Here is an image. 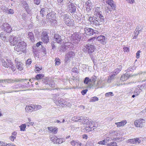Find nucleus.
Instances as JSON below:
<instances>
[{
    "label": "nucleus",
    "instance_id": "obj_1",
    "mask_svg": "<svg viewBox=\"0 0 146 146\" xmlns=\"http://www.w3.org/2000/svg\"><path fill=\"white\" fill-rule=\"evenodd\" d=\"M11 44L15 45V50L17 52L21 51L23 52L26 50V44L25 43L21 41L20 38L15 37L12 40H9Z\"/></svg>",
    "mask_w": 146,
    "mask_h": 146
},
{
    "label": "nucleus",
    "instance_id": "obj_2",
    "mask_svg": "<svg viewBox=\"0 0 146 146\" xmlns=\"http://www.w3.org/2000/svg\"><path fill=\"white\" fill-rule=\"evenodd\" d=\"M88 20L92 25H97L101 24L102 22L104 21V17L98 18L94 17H90Z\"/></svg>",
    "mask_w": 146,
    "mask_h": 146
},
{
    "label": "nucleus",
    "instance_id": "obj_3",
    "mask_svg": "<svg viewBox=\"0 0 146 146\" xmlns=\"http://www.w3.org/2000/svg\"><path fill=\"white\" fill-rule=\"evenodd\" d=\"M54 101L56 105L59 106L66 107V106H69L70 105V103H67L64 100L60 98H58V99L55 98L54 99Z\"/></svg>",
    "mask_w": 146,
    "mask_h": 146
},
{
    "label": "nucleus",
    "instance_id": "obj_4",
    "mask_svg": "<svg viewBox=\"0 0 146 146\" xmlns=\"http://www.w3.org/2000/svg\"><path fill=\"white\" fill-rule=\"evenodd\" d=\"M55 16L53 12H49L46 15L47 21L51 25L56 23V21L54 19Z\"/></svg>",
    "mask_w": 146,
    "mask_h": 146
},
{
    "label": "nucleus",
    "instance_id": "obj_5",
    "mask_svg": "<svg viewBox=\"0 0 146 146\" xmlns=\"http://www.w3.org/2000/svg\"><path fill=\"white\" fill-rule=\"evenodd\" d=\"M95 49V48L93 45L88 44L86 46H84L83 50L84 52L90 54L94 52Z\"/></svg>",
    "mask_w": 146,
    "mask_h": 146
},
{
    "label": "nucleus",
    "instance_id": "obj_6",
    "mask_svg": "<svg viewBox=\"0 0 146 146\" xmlns=\"http://www.w3.org/2000/svg\"><path fill=\"white\" fill-rule=\"evenodd\" d=\"M75 55V53L72 51L68 52L66 55L64 60V62L66 64L70 62V59L73 58Z\"/></svg>",
    "mask_w": 146,
    "mask_h": 146
},
{
    "label": "nucleus",
    "instance_id": "obj_7",
    "mask_svg": "<svg viewBox=\"0 0 146 146\" xmlns=\"http://www.w3.org/2000/svg\"><path fill=\"white\" fill-rule=\"evenodd\" d=\"M145 119L141 118L135 121L134 122V124L136 127H142L145 126Z\"/></svg>",
    "mask_w": 146,
    "mask_h": 146
},
{
    "label": "nucleus",
    "instance_id": "obj_8",
    "mask_svg": "<svg viewBox=\"0 0 146 146\" xmlns=\"http://www.w3.org/2000/svg\"><path fill=\"white\" fill-rule=\"evenodd\" d=\"M81 34L80 33H76L72 35L71 37V39L74 41V43L78 42L81 37Z\"/></svg>",
    "mask_w": 146,
    "mask_h": 146
},
{
    "label": "nucleus",
    "instance_id": "obj_9",
    "mask_svg": "<svg viewBox=\"0 0 146 146\" xmlns=\"http://www.w3.org/2000/svg\"><path fill=\"white\" fill-rule=\"evenodd\" d=\"M65 17L64 18V23L69 26H74V21L73 19H70L67 16H64Z\"/></svg>",
    "mask_w": 146,
    "mask_h": 146
},
{
    "label": "nucleus",
    "instance_id": "obj_10",
    "mask_svg": "<svg viewBox=\"0 0 146 146\" xmlns=\"http://www.w3.org/2000/svg\"><path fill=\"white\" fill-rule=\"evenodd\" d=\"M82 121H80V122H81V123L83 124H86V125H90L92 124L93 123V121L91 120L90 119H89V118H88L86 117H83L81 116Z\"/></svg>",
    "mask_w": 146,
    "mask_h": 146
},
{
    "label": "nucleus",
    "instance_id": "obj_11",
    "mask_svg": "<svg viewBox=\"0 0 146 146\" xmlns=\"http://www.w3.org/2000/svg\"><path fill=\"white\" fill-rule=\"evenodd\" d=\"M41 40L43 42L46 43L49 41V37L46 32H44L42 33L41 35Z\"/></svg>",
    "mask_w": 146,
    "mask_h": 146
},
{
    "label": "nucleus",
    "instance_id": "obj_12",
    "mask_svg": "<svg viewBox=\"0 0 146 146\" xmlns=\"http://www.w3.org/2000/svg\"><path fill=\"white\" fill-rule=\"evenodd\" d=\"M2 29L6 32L9 33L11 32V29L9 25L7 23H4L1 26Z\"/></svg>",
    "mask_w": 146,
    "mask_h": 146
},
{
    "label": "nucleus",
    "instance_id": "obj_13",
    "mask_svg": "<svg viewBox=\"0 0 146 146\" xmlns=\"http://www.w3.org/2000/svg\"><path fill=\"white\" fill-rule=\"evenodd\" d=\"M100 7H97L95 9L94 14L97 17L100 18L102 17H104L101 14L102 12Z\"/></svg>",
    "mask_w": 146,
    "mask_h": 146
},
{
    "label": "nucleus",
    "instance_id": "obj_14",
    "mask_svg": "<svg viewBox=\"0 0 146 146\" xmlns=\"http://www.w3.org/2000/svg\"><path fill=\"white\" fill-rule=\"evenodd\" d=\"M69 44V43H68ZM68 43H66L62 44L59 47L60 51L61 52H64L67 50L69 47V45Z\"/></svg>",
    "mask_w": 146,
    "mask_h": 146
},
{
    "label": "nucleus",
    "instance_id": "obj_15",
    "mask_svg": "<svg viewBox=\"0 0 146 146\" xmlns=\"http://www.w3.org/2000/svg\"><path fill=\"white\" fill-rule=\"evenodd\" d=\"M100 84V80L95 82H92L91 83L90 85V88L92 89H97L99 88V86Z\"/></svg>",
    "mask_w": 146,
    "mask_h": 146
},
{
    "label": "nucleus",
    "instance_id": "obj_16",
    "mask_svg": "<svg viewBox=\"0 0 146 146\" xmlns=\"http://www.w3.org/2000/svg\"><path fill=\"white\" fill-rule=\"evenodd\" d=\"M85 33L87 35H93V29L91 28L86 27L84 29Z\"/></svg>",
    "mask_w": 146,
    "mask_h": 146
},
{
    "label": "nucleus",
    "instance_id": "obj_17",
    "mask_svg": "<svg viewBox=\"0 0 146 146\" xmlns=\"http://www.w3.org/2000/svg\"><path fill=\"white\" fill-rule=\"evenodd\" d=\"M54 41L55 42L60 43L62 41V39L61 36L58 34H55L54 35Z\"/></svg>",
    "mask_w": 146,
    "mask_h": 146
},
{
    "label": "nucleus",
    "instance_id": "obj_18",
    "mask_svg": "<svg viewBox=\"0 0 146 146\" xmlns=\"http://www.w3.org/2000/svg\"><path fill=\"white\" fill-rule=\"evenodd\" d=\"M68 8L69 10L71 11L72 12H75L76 11L75 6L74 4L70 2L68 3Z\"/></svg>",
    "mask_w": 146,
    "mask_h": 146
},
{
    "label": "nucleus",
    "instance_id": "obj_19",
    "mask_svg": "<svg viewBox=\"0 0 146 146\" xmlns=\"http://www.w3.org/2000/svg\"><path fill=\"white\" fill-rule=\"evenodd\" d=\"M110 136L113 137L114 141H116L117 139H119L118 138H117V137H116V136H117L118 134L117 132L114 130H112L110 131Z\"/></svg>",
    "mask_w": 146,
    "mask_h": 146
},
{
    "label": "nucleus",
    "instance_id": "obj_20",
    "mask_svg": "<svg viewBox=\"0 0 146 146\" xmlns=\"http://www.w3.org/2000/svg\"><path fill=\"white\" fill-rule=\"evenodd\" d=\"M129 142L132 144L139 143L141 140L138 138L132 139L129 140Z\"/></svg>",
    "mask_w": 146,
    "mask_h": 146
},
{
    "label": "nucleus",
    "instance_id": "obj_21",
    "mask_svg": "<svg viewBox=\"0 0 146 146\" xmlns=\"http://www.w3.org/2000/svg\"><path fill=\"white\" fill-rule=\"evenodd\" d=\"M6 61L8 62V63L9 64V67L11 69V70L13 72H14L16 70L15 67L14 66V64L13 62L11 61V60L9 59H7Z\"/></svg>",
    "mask_w": 146,
    "mask_h": 146
},
{
    "label": "nucleus",
    "instance_id": "obj_22",
    "mask_svg": "<svg viewBox=\"0 0 146 146\" xmlns=\"http://www.w3.org/2000/svg\"><path fill=\"white\" fill-rule=\"evenodd\" d=\"M16 63V67L19 70L21 71L23 70V66L22 63L19 62L17 61Z\"/></svg>",
    "mask_w": 146,
    "mask_h": 146
},
{
    "label": "nucleus",
    "instance_id": "obj_23",
    "mask_svg": "<svg viewBox=\"0 0 146 146\" xmlns=\"http://www.w3.org/2000/svg\"><path fill=\"white\" fill-rule=\"evenodd\" d=\"M49 132L53 133L56 134L58 131L57 128L53 127H48V128Z\"/></svg>",
    "mask_w": 146,
    "mask_h": 146
},
{
    "label": "nucleus",
    "instance_id": "obj_24",
    "mask_svg": "<svg viewBox=\"0 0 146 146\" xmlns=\"http://www.w3.org/2000/svg\"><path fill=\"white\" fill-rule=\"evenodd\" d=\"M132 76L133 75L131 74L128 75V74H125L121 75L120 80L123 81L127 80L129 77Z\"/></svg>",
    "mask_w": 146,
    "mask_h": 146
},
{
    "label": "nucleus",
    "instance_id": "obj_25",
    "mask_svg": "<svg viewBox=\"0 0 146 146\" xmlns=\"http://www.w3.org/2000/svg\"><path fill=\"white\" fill-rule=\"evenodd\" d=\"M97 39L98 41H100L102 44H104L105 43L106 39L104 36L100 35L97 37Z\"/></svg>",
    "mask_w": 146,
    "mask_h": 146
},
{
    "label": "nucleus",
    "instance_id": "obj_26",
    "mask_svg": "<svg viewBox=\"0 0 146 146\" xmlns=\"http://www.w3.org/2000/svg\"><path fill=\"white\" fill-rule=\"evenodd\" d=\"M106 3L109 5L108 7H111L112 9H115V5L113 3V0H107Z\"/></svg>",
    "mask_w": 146,
    "mask_h": 146
},
{
    "label": "nucleus",
    "instance_id": "obj_27",
    "mask_svg": "<svg viewBox=\"0 0 146 146\" xmlns=\"http://www.w3.org/2000/svg\"><path fill=\"white\" fill-rule=\"evenodd\" d=\"M116 75V74H113L109 76L108 77L107 81V82L108 83H110L112 81L114 80V77Z\"/></svg>",
    "mask_w": 146,
    "mask_h": 146
},
{
    "label": "nucleus",
    "instance_id": "obj_28",
    "mask_svg": "<svg viewBox=\"0 0 146 146\" xmlns=\"http://www.w3.org/2000/svg\"><path fill=\"white\" fill-rule=\"evenodd\" d=\"M127 123L126 120H123L120 122L115 123V124L117 125V127H120L121 126H123Z\"/></svg>",
    "mask_w": 146,
    "mask_h": 146
},
{
    "label": "nucleus",
    "instance_id": "obj_29",
    "mask_svg": "<svg viewBox=\"0 0 146 146\" xmlns=\"http://www.w3.org/2000/svg\"><path fill=\"white\" fill-rule=\"evenodd\" d=\"M33 105V106H27L25 108L26 112H31L33 111H34Z\"/></svg>",
    "mask_w": 146,
    "mask_h": 146
},
{
    "label": "nucleus",
    "instance_id": "obj_30",
    "mask_svg": "<svg viewBox=\"0 0 146 146\" xmlns=\"http://www.w3.org/2000/svg\"><path fill=\"white\" fill-rule=\"evenodd\" d=\"M28 38H29L32 42L34 41V36L33 33L29 32L28 33Z\"/></svg>",
    "mask_w": 146,
    "mask_h": 146
},
{
    "label": "nucleus",
    "instance_id": "obj_31",
    "mask_svg": "<svg viewBox=\"0 0 146 146\" xmlns=\"http://www.w3.org/2000/svg\"><path fill=\"white\" fill-rule=\"evenodd\" d=\"M0 36L1 38V39L3 41H7L9 40L8 37L5 36L4 35V33H1L0 35Z\"/></svg>",
    "mask_w": 146,
    "mask_h": 146
},
{
    "label": "nucleus",
    "instance_id": "obj_32",
    "mask_svg": "<svg viewBox=\"0 0 146 146\" xmlns=\"http://www.w3.org/2000/svg\"><path fill=\"white\" fill-rule=\"evenodd\" d=\"M2 65L6 68H8L9 66V64L8 62L3 59L1 60Z\"/></svg>",
    "mask_w": 146,
    "mask_h": 146
},
{
    "label": "nucleus",
    "instance_id": "obj_33",
    "mask_svg": "<svg viewBox=\"0 0 146 146\" xmlns=\"http://www.w3.org/2000/svg\"><path fill=\"white\" fill-rule=\"evenodd\" d=\"M50 8H42L41 9L40 11V14L42 16V17H43L45 13V11L46 10V11H47V9H50ZM50 10H49V11H51V9H50Z\"/></svg>",
    "mask_w": 146,
    "mask_h": 146
},
{
    "label": "nucleus",
    "instance_id": "obj_34",
    "mask_svg": "<svg viewBox=\"0 0 146 146\" xmlns=\"http://www.w3.org/2000/svg\"><path fill=\"white\" fill-rule=\"evenodd\" d=\"M72 75H78V71L76 68H74L72 69Z\"/></svg>",
    "mask_w": 146,
    "mask_h": 146
},
{
    "label": "nucleus",
    "instance_id": "obj_35",
    "mask_svg": "<svg viewBox=\"0 0 146 146\" xmlns=\"http://www.w3.org/2000/svg\"><path fill=\"white\" fill-rule=\"evenodd\" d=\"M88 126L86 127L84 129V131H85L86 133L92 130V127H90L91 125L90 124L88 125Z\"/></svg>",
    "mask_w": 146,
    "mask_h": 146
},
{
    "label": "nucleus",
    "instance_id": "obj_36",
    "mask_svg": "<svg viewBox=\"0 0 146 146\" xmlns=\"http://www.w3.org/2000/svg\"><path fill=\"white\" fill-rule=\"evenodd\" d=\"M20 80L19 79H15L13 80L11 79H8V83H13L15 82H19V81H21L22 80Z\"/></svg>",
    "mask_w": 146,
    "mask_h": 146
},
{
    "label": "nucleus",
    "instance_id": "obj_37",
    "mask_svg": "<svg viewBox=\"0 0 146 146\" xmlns=\"http://www.w3.org/2000/svg\"><path fill=\"white\" fill-rule=\"evenodd\" d=\"M81 117H72V121H79L80 122V121H82L81 120Z\"/></svg>",
    "mask_w": 146,
    "mask_h": 146
},
{
    "label": "nucleus",
    "instance_id": "obj_38",
    "mask_svg": "<svg viewBox=\"0 0 146 146\" xmlns=\"http://www.w3.org/2000/svg\"><path fill=\"white\" fill-rule=\"evenodd\" d=\"M90 81V79L89 78L86 77L84 79V84H90V83H91Z\"/></svg>",
    "mask_w": 146,
    "mask_h": 146
},
{
    "label": "nucleus",
    "instance_id": "obj_39",
    "mask_svg": "<svg viewBox=\"0 0 146 146\" xmlns=\"http://www.w3.org/2000/svg\"><path fill=\"white\" fill-rule=\"evenodd\" d=\"M98 100L99 99L96 96H94L91 98L90 102H93L98 101Z\"/></svg>",
    "mask_w": 146,
    "mask_h": 146
},
{
    "label": "nucleus",
    "instance_id": "obj_40",
    "mask_svg": "<svg viewBox=\"0 0 146 146\" xmlns=\"http://www.w3.org/2000/svg\"><path fill=\"white\" fill-rule=\"evenodd\" d=\"M57 137L55 135L53 136L52 137L50 138V140L53 142L54 143H56V141L57 140Z\"/></svg>",
    "mask_w": 146,
    "mask_h": 146
},
{
    "label": "nucleus",
    "instance_id": "obj_41",
    "mask_svg": "<svg viewBox=\"0 0 146 146\" xmlns=\"http://www.w3.org/2000/svg\"><path fill=\"white\" fill-rule=\"evenodd\" d=\"M46 86H50V87H54L55 86V84L54 82H53L51 81V82H50L48 83H47V84L46 83Z\"/></svg>",
    "mask_w": 146,
    "mask_h": 146
},
{
    "label": "nucleus",
    "instance_id": "obj_42",
    "mask_svg": "<svg viewBox=\"0 0 146 146\" xmlns=\"http://www.w3.org/2000/svg\"><path fill=\"white\" fill-rule=\"evenodd\" d=\"M107 146H118V145L117 143L113 141L108 144Z\"/></svg>",
    "mask_w": 146,
    "mask_h": 146
},
{
    "label": "nucleus",
    "instance_id": "obj_43",
    "mask_svg": "<svg viewBox=\"0 0 146 146\" xmlns=\"http://www.w3.org/2000/svg\"><path fill=\"white\" fill-rule=\"evenodd\" d=\"M64 139L62 138H58L57 137V140L56 141V143L60 144L64 142Z\"/></svg>",
    "mask_w": 146,
    "mask_h": 146
},
{
    "label": "nucleus",
    "instance_id": "obj_44",
    "mask_svg": "<svg viewBox=\"0 0 146 146\" xmlns=\"http://www.w3.org/2000/svg\"><path fill=\"white\" fill-rule=\"evenodd\" d=\"M109 7H106L105 12L107 14V13L110 14L111 12V9Z\"/></svg>",
    "mask_w": 146,
    "mask_h": 146
},
{
    "label": "nucleus",
    "instance_id": "obj_45",
    "mask_svg": "<svg viewBox=\"0 0 146 146\" xmlns=\"http://www.w3.org/2000/svg\"><path fill=\"white\" fill-rule=\"evenodd\" d=\"M121 70V66H119V68H117L115 70H114V72H113L115 73L116 75V74L118 73Z\"/></svg>",
    "mask_w": 146,
    "mask_h": 146
},
{
    "label": "nucleus",
    "instance_id": "obj_46",
    "mask_svg": "<svg viewBox=\"0 0 146 146\" xmlns=\"http://www.w3.org/2000/svg\"><path fill=\"white\" fill-rule=\"evenodd\" d=\"M33 106L35 111L40 109L41 108V106L39 105H35Z\"/></svg>",
    "mask_w": 146,
    "mask_h": 146
},
{
    "label": "nucleus",
    "instance_id": "obj_47",
    "mask_svg": "<svg viewBox=\"0 0 146 146\" xmlns=\"http://www.w3.org/2000/svg\"><path fill=\"white\" fill-rule=\"evenodd\" d=\"M44 77V76L42 74H37L36 76V79L38 80Z\"/></svg>",
    "mask_w": 146,
    "mask_h": 146
},
{
    "label": "nucleus",
    "instance_id": "obj_48",
    "mask_svg": "<svg viewBox=\"0 0 146 146\" xmlns=\"http://www.w3.org/2000/svg\"><path fill=\"white\" fill-rule=\"evenodd\" d=\"M20 127V130L21 131H24L25 130L26 125L25 124H23L21 125Z\"/></svg>",
    "mask_w": 146,
    "mask_h": 146
},
{
    "label": "nucleus",
    "instance_id": "obj_49",
    "mask_svg": "<svg viewBox=\"0 0 146 146\" xmlns=\"http://www.w3.org/2000/svg\"><path fill=\"white\" fill-rule=\"evenodd\" d=\"M97 80V77L95 76H94L92 78L90 79L91 83L95 82H96V80Z\"/></svg>",
    "mask_w": 146,
    "mask_h": 146
},
{
    "label": "nucleus",
    "instance_id": "obj_50",
    "mask_svg": "<svg viewBox=\"0 0 146 146\" xmlns=\"http://www.w3.org/2000/svg\"><path fill=\"white\" fill-rule=\"evenodd\" d=\"M21 6H23V7L24 8L26 7L28 5V4L26 2L24 1H21Z\"/></svg>",
    "mask_w": 146,
    "mask_h": 146
},
{
    "label": "nucleus",
    "instance_id": "obj_51",
    "mask_svg": "<svg viewBox=\"0 0 146 146\" xmlns=\"http://www.w3.org/2000/svg\"><path fill=\"white\" fill-rule=\"evenodd\" d=\"M113 93L112 92H111L107 93L105 94V96L106 97H108L110 96H113Z\"/></svg>",
    "mask_w": 146,
    "mask_h": 146
},
{
    "label": "nucleus",
    "instance_id": "obj_52",
    "mask_svg": "<svg viewBox=\"0 0 146 146\" xmlns=\"http://www.w3.org/2000/svg\"><path fill=\"white\" fill-rule=\"evenodd\" d=\"M27 12L29 14L31 13V10L30 8L29 5L25 8Z\"/></svg>",
    "mask_w": 146,
    "mask_h": 146
},
{
    "label": "nucleus",
    "instance_id": "obj_53",
    "mask_svg": "<svg viewBox=\"0 0 146 146\" xmlns=\"http://www.w3.org/2000/svg\"><path fill=\"white\" fill-rule=\"evenodd\" d=\"M111 139L112 138L111 137H106V138L104 140L105 141V142L106 143H107L108 142H109V141H111Z\"/></svg>",
    "mask_w": 146,
    "mask_h": 146
},
{
    "label": "nucleus",
    "instance_id": "obj_54",
    "mask_svg": "<svg viewBox=\"0 0 146 146\" xmlns=\"http://www.w3.org/2000/svg\"><path fill=\"white\" fill-rule=\"evenodd\" d=\"M55 61V64L56 65H58L60 64V60L58 58H56Z\"/></svg>",
    "mask_w": 146,
    "mask_h": 146
},
{
    "label": "nucleus",
    "instance_id": "obj_55",
    "mask_svg": "<svg viewBox=\"0 0 146 146\" xmlns=\"http://www.w3.org/2000/svg\"><path fill=\"white\" fill-rule=\"evenodd\" d=\"M78 143V142L77 141L73 140L71 142V144L72 146H75L76 144Z\"/></svg>",
    "mask_w": 146,
    "mask_h": 146
},
{
    "label": "nucleus",
    "instance_id": "obj_56",
    "mask_svg": "<svg viewBox=\"0 0 146 146\" xmlns=\"http://www.w3.org/2000/svg\"><path fill=\"white\" fill-rule=\"evenodd\" d=\"M136 69V67L134 66H133L131 67H129L128 69L127 70V71L129 72V71H132V70H135Z\"/></svg>",
    "mask_w": 146,
    "mask_h": 146
},
{
    "label": "nucleus",
    "instance_id": "obj_57",
    "mask_svg": "<svg viewBox=\"0 0 146 146\" xmlns=\"http://www.w3.org/2000/svg\"><path fill=\"white\" fill-rule=\"evenodd\" d=\"M98 143L99 144L104 145H105L106 144V143L105 142V141L104 140H103L102 141H99Z\"/></svg>",
    "mask_w": 146,
    "mask_h": 146
},
{
    "label": "nucleus",
    "instance_id": "obj_58",
    "mask_svg": "<svg viewBox=\"0 0 146 146\" xmlns=\"http://www.w3.org/2000/svg\"><path fill=\"white\" fill-rule=\"evenodd\" d=\"M141 31V30L139 31L138 30H137V29L135 30V35L137 37V35H138L139 34V31Z\"/></svg>",
    "mask_w": 146,
    "mask_h": 146
},
{
    "label": "nucleus",
    "instance_id": "obj_59",
    "mask_svg": "<svg viewBox=\"0 0 146 146\" xmlns=\"http://www.w3.org/2000/svg\"><path fill=\"white\" fill-rule=\"evenodd\" d=\"M14 11L12 9H9V10H8V13L9 14H12L14 13Z\"/></svg>",
    "mask_w": 146,
    "mask_h": 146
},
{
    "label": "nucleus",
    "instance_id": "obj_60",
    "mask_svg": "<svg viewBox=\"0 0 146 146\" xmlns=\"http://www.w3.org/2000/svg\"><path fill=\"white\" fill-rule=\"evenodd\" d=\"M87 91H88V90L86 89H85V90H84L82 91L81 92V93L82 94V95H84L86 93Z\"/></svg>",
    "mask_w": 146,
    "mask_h": 146
},
{
    "label": "nucleus",
    "instance_id": "obj_61",
    "mask_svg": "<svg viewBox=\"0 0 146 146\" xmlns=\"http://www.w3.org/2000/svg\"><path fill=\"white\" fill-rule=\"evenodd\" d=\"M40 0H34V3L36 5H38L40 4Z\"/></svg>",
    "mask_w": 146,
    "mask_h": 146
},
{
    "label": "nucleus",
    "instance_id": "obj_62",
    "mask_svg": "<svg viewBox=\"0 0 146 146\" xmlns=\"http://www.w3.org/2000/svg\"><path fill=\"white\" fill-rule=\"evenodd\" d=\"M140 53V51L139 50L137 51L136 54V57L137 58H138L139 57Z\"/></svg>",
    "mask_w": 146,
    "mask_h": 146
},
{
    "label": "nucleus",
    "instance_id": "obj_63",
    "mask_svg": "<svg viewBox=\"0 0 146 146\" xmlns=\"http://www.w3.org/2000/svg\"><path fill=\"white\" fill-rule=\"evenodd\" d=\"M123 49L124 52H128L129 51V48L127 47H124L123 48Z\"/></svg>",
    "mask_w": 146,
    "mask_h": 146
},
{
    "label": "nucleus",
    "instance_id": "obj_64",
    "mask_svg": "<svg viewBox=\"0 0 146 146\" xmlns=\"http://www.w3.org/2000/svg\"><path fill=\"white\" fill-rule=\"evenodd\" d=\"M31 63V59H28L27 61L26 64H30Z\"/></svg>",
    "mask_w": 146,
    "mask_h": 146
}]
</instances>
